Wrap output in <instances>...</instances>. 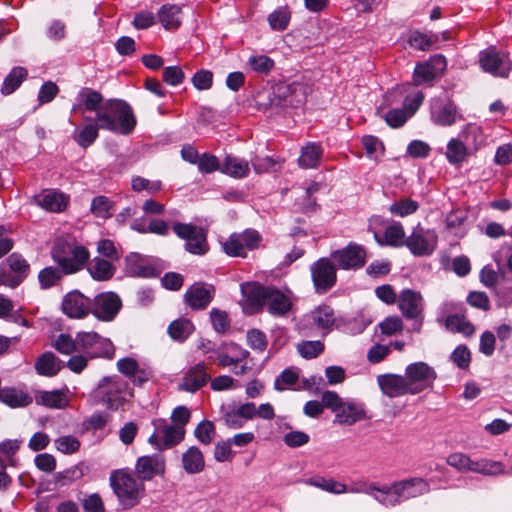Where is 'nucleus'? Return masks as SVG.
<instances>
[{
  "label": "nucleus",
  "instance_id": "nucleus-53",
  "mask_svg": "<svg viewBox=\"0 0 512 512\" xmlns=\"http://www.w3.org/2000/svg\"><path fill=\"white\" fill-rule=\"evenodd\" d=\"M283 161L272 156H255L251 159L252 167L257 174L276 172L282 167Z\"/></svg>",
  "mask_w": 512,
  "mask_h": 512
},
{
  "label": "nucleus",
  "instance_id": "nucleus-54",
  "mask_svg": "<svg viewBox=\"0 0 512 512\" xmlns=\"http://www.w3.org/2000/svg\"><path fill=\"white\" fill-rule=\"evenodd\" d=\"M419 209V203L410 198L395 201L389 206V212L398 217H406L414 214Z\"/></svg>",
  "mask_w": 512,
  "mask_h": 512
},
{
  "label": "nucleus",
  "instance_id": "nucleus-26",
  "mask_svg": "<svg viewBox=\"0 0 512 512\" xmlns=\"http://www.w3.org/2000/svg\"><path fill=\"white\" fill-rule=\"evenodd\" d=\"M62 311L70 318H84L91 313V299L78 291H72L63 298Z\"/></svg>",
  "mask_w": 512,
  "mask_h": 512
},
{
  "label": "nucleus",
  "instance_id": "nucleus-61",
  "mask_svg": "<svg viewBox=\"0 0 512 512\" xmlns=\"http://www.w3.org/2000/svg\"><path fill=\"white\" fill-rule=\"evenodd\" d=\"M54 443L56 449L63 454L76 453L81 445L80 441L72 435L60 436L55 439Z\"/></svg>",
  "mask_w": 512,
  "mask_h": 512
},
{
  "label": "nucleus",
  "instance_id": "nucleus-12",
  "mask_svg": "<svg viewBox=\"0 0 512 512\" xmlns=\"http://www.w3.org/2000/svg\"><path fill=\"white\" fill-rule=\"evenodd\" d=\"M404 376L410 388V394L415 395L431 388L437 378V373L433 367L419 361L409 364L405 368Z\"/></svg>",
  "mask_w": 512,
  "mask_h": 512
},
{
  "label": "nucleus",
  "instance_id": "nucleus-42",
  "mask_svg": "<svg viewBox=\"0 0 512 512\" xmlns=\"http://www.w3.org/2000/svg\"><path fill=\"white\" fill-rule=\"evenodd\" d=\"M446 329L453 333H461L464 336H471L475 332L474 325L467 320L464 314L448 315L443 321Z\"/></svg>",
  "mask_w": 512,
  "mask_h": 512
},
{
  "label": "nucleus",
  "instance_id": "nucleus-8",
  "mask_svg": "<svg viewBox=\"0 0 512 512\" xmlns=\"http://www.w3.org/2000/svg\"><path fill=\"white\" fill-rule=\"evenodd\" d=\"M262 240L258 231L246 229L240 233H232L225 241L221 242L223 251L230 257L247 256V251L258 248Z\"/></svg>",
  "mask_w": 512,
  "mask_h": 512
},
{
  "label": "nucleus",
  "instance_id": "nucleus-41",
  "mask_svg": "<svg viewBox=\"0 0 512 512\" xmlns=\"http://www.w3.org/2000/svg\"><path fill=\"white\" fill-rule=\"evenodd\" d=\"M459 138L470 148L472 153L476 152L485 142L482 127L476 123L467 124Z\"/></svg>",
  "mask_w": 512,
  "mask_h": 512
},
{
  "label": "nucleus",
  "instance_id": "nucleus-51",
  "mask_svg": "<svg viewBox=\"0 0 512 512\" xmlns=\"http://www.w3.org/2000/svg\"><path fill=\"white\" fill-rule=\"evenodd\" d=\"M194 331V325L190 320L177 319L168 326V334L173 340L183 342Z\"/></svg>",
  "mask_w": 512,
  "mask_h": 512
},
{
  "label": "nucleus",
  "instance_id": "nucleus-1",
  "mask_svg": "<svg viewBox=\"0 0 512 512\" xmlns=\"http://www.w3.org/2000/svg\"><path fill=\"white\" fill-rule=\"evenodd\" d=\"M85 120H93L101 129L121 135L131 134L137 123L132 107L123 100L107 101L94 118L86 117Z\"/></svg>",
  "mask_w": 512,
  "mask_h": 512
},
{
  "label": "nucleus",
  "instance_id": "nucleus-3",
  "mask_svg": "<svg viewBox=\"0 0 512 512\" xmlns=\"http://www.w3.org/2000/svg\"><path fill=\"white\" fill-rule=\"evenodd\" d=\"M52 259L63 270L64 274L76 273L84 268L89 260V251L75 241L59 240L51 251Z\"/></svg>",
  "mask_w": 512,
  "mask_h": 512
},
{
  "label": "nucleus",
  "instance_id": "nucleus-59",
  "mask_svg": "<svg viewBox=\"0 0 512 512\" xmlns=\"http://www.w3.org/2000/svg\"><path fill=\"white\" fill-rule=\"evenodd\" d=\"M210 320L213 329L220 334L225 333L230 328V319L224 310L212 308L210 311Z\"/></svg>",
  "mask_w": 512,
  "mask_h": 512
},
{
  "label": "nucleus",
  "instance_id": "nucleus-55",
  "mask_svg": "<svg viewBox=\"0 0 512 512\" xmlns=\"http://www.w3.org/2000/svg\"><path fill=\"white\" fill-rule=\"evenodd\" d=\"M113 202L106 196H97L91 202V212L98 218L107 219L112 215Z\"/></svg>",
  "mask_w": 512,
  "mask_h": 512
},
{
  "label": "nucleus",
  "instance_id": "nucleus-23",
  "mask_svg": "<svg viewBox=\"0 0 512 512\" xmlns=\"http://www.w3.org/2000/svg\"><path fill=\"white\" fill-rule=\"evenodd\" d=\"M265 308L274 317L287 316L293 308L292 293L270 286Z\"/></svg>",
  "mask_w": 512,
  "mask_h": 512
},
{
  "label": "nucleus",
  "instance_id": "nucleus-14",
  "mask_svg": "<svg viewBox=\"0 0 512 512\" xmlns=\"http://www.w3.org/2000/svg\"><path fill=\"white\" fill-rule=\"evenodd\" d=\"M310 273L317 294L327 293L337 282V268L329 258L322 257L312 263Z\"/></svg>",
  "mask_w": 512,
  "mask_h": 512
},
{
  "label": "nucleus",
  "instance_id": "nucleus-13",
  "mask_svg": "<svg viewBox=\"0 0 512 512\" xmlns=\"http://www.w3.org/2000/svg\"><path fill=\"white\" fill-rule=\"evenodd\" d=\"M174 233L185 240V249L194 255H204L208 251L206 233L203 228L191 223H174Z\"/></svg>",
  "mask_w": 512,
  "mask_h": 512
},
{
  "label": "nucleus",
  "instance_id": "nucleus-49",
  "mask_svg": "<svg viewBox=\"0 0 512 512\" xmlns=\"http://www.w3.org/2000/svg\"><path fill=\"white\" fill-rule=\"evenodd\" d=\"M385 243L392 247H402L406 244V234L403 225L398 221H393L385 228Z\"/></svg>",
  "mask_w": 512,
  "mask_h": 512
},
{
  "label": "nucleus",
  "instance_id": "nucleus-6",
  "mask_svg": "<svg viewBox=\"0 0 512 512\" xmlns=\"http://www.w3.org/2000/svg\"><path fill=\"white\" fill-rule=\"evenodd\" d=\"M77 343L79 351L87 357L113 359L115 346L109 338L103 337L96 332H78Z\"/></svg>",
  "mask_w": 512,
  "mask_h": 512
},
{
  "label": "nucleus",
  "instance_id": "nucleus-2",
  "mask_svg": "<svg viewBox=\"0 0 512 512\" xmlns=\"http://www.w3.org/2000/svg\"><path fill=\"white\" fill-rule=\"evenodd\" d=\"M110 486L124 510L138 505L145 494V485L127 469L111 473Z\"/></svg>",
  "mask_w": 512,
  "mask_h": 512
},
{
  "label": "nucleus",
  "instance_id": "nucleus-47",
  "mask_svg": "<svg viewBox=\"0 0 512 512\" xmlns=\"http://www.w3.org/2000/svg\"><path fill=\"white\" fill-rule=\"evenodd\" d=\"M28 72L24 67L16 66L4 78L1 93L5 96L15 92L22 82L27 78Z\"/></svg>",
  "mask_w": 512,
  "mask_h": 512
},
{
  "label": "nucleus",
  "instance_id": "nucleus-33",
  "mask_svg": "<svg viewBox=\"0 0 512 512\" xmlns=\"http://www.w3.org/2000/svg\"><path fill=\"white\" fill-rule=\"evenodd\" d=\"M117 369L124 376L130 378L135 385H141L148 381L150 372L141 368L134 358L125 357L117 361Z\"/></svg>",
  "mask_w": 512,
  "mask_h": 512
},
{
  "label": "nucleus",
  "instance_id": "nucleus-40",
  "mask_svg": "<svg viewBox=\"0 0 512 512\" xmlns=\"http://www.w3.org/2000/svg\"><path fill=\"white\" fill-rule=\"evenodd\" d=\"M182 466L188 474H198L205 468L203 453L197 446L189 447L182 454Z\"/></svg>",
  "mask_w": 512,
  "mask_h": 512
},
{
  "label": "nucleus",
  "instance_id": "nucleus-35",
  "mask_svg": "<svg viewBox=\"0 0 512 512\" xmlns=\"http://www.w3.org/2000/svg\"><path fill=\"white\" fill-rule=\"evenodd\" d=\"M33 203L50 212H61L67 206V199L62 193L48 190L35 195Z\"/></svg>",
  "mask_w": 512,
  "mask_h": 512
},
{
  "label": "nucleus",
  "instance_id": "nucleus-58",
  "mask_svg": "<svg viewBox=\"0 0 512 512\" xmlns=\"http://www.w3.org/2000/svg\"><path fill=\"white\" fill-rule=\"evenodd\" d=\"M79 96L82 98L87 111H94L97 114V111L102 107L100 104L103 98L98 91L85 88L81 90Z\"/></svg>",
  "mask_w": 512,
  "mask_h": 512
},
{
  "label": "nucleus",
  "instance_id": "nucleus-44",
  "mask_svg": "<svg viewBox=\"0 0 512 512\" xmlns=\"http://www.w3.org/2000/svg\"><path fill=\"white\" fill-rule=\"evenodd\" d=\"M35 369L39 375L52 377L60 371L61 365L55 354L45 352L35 362Z\"/></svg>",
  "mask_w": 512,
  "mask_h": 512
},
{
  "label": "nucleus",
  "instance_id": "nucleus-57",
  "mask_svg": "<svg viewBox=\"0 0 512 512\" xmlns=\"http://www.w3.org/2000/svg\"><path fill=\"white\" fill-rule=\"evenodd\" d=\"M132 189L135 192L146 191L148 194H156L162 190V182L160 180H148L141 176L132 178Z\"/></svg>",
  "mask_w": 512,
  "mask_h": 512
},
{
  "label": "nucleus",
  "instance_id": "nucleus-11",
  "mask_svg": "<svg viewBox=\"0 0 512 512\" xmlns=\"http://www.w3.org/2000/svg\"><path fill=\"white\" fill-rule=\"evenodd\" d=\"M438 244V235L435 230L415 226L407 236L405 246L416 257L430 256L434 253Z\"/></svg>",
  "mask_w": 512,
  "mask_h": 512
},
{
  "label": "nucleus",
  "instance_id": "nucleus-7",
  "mask_svg": "<svg viewBox=\"0 0 512 512\" xmlns=\"http://www.w3.org/2000/svg\"><path fill=\"white\" fill-rule=\"evenodd\" d=\"M30 264L20 253H12L0 266V285L19 286L29 275Z\"/></svg>",
  "mask_w": 512,
  "mask_h": 512
},
{
  "label": "nucleus",
  "instance_id": "nucleus-22",
  "mask_svg": "<svg viewBox=\"0 0 512 512\" xmlns=\"http://www.w3.org/2000/svg\"><path fill=\"white\" fill-rule=\"evenodd\" d=\"M423 99L424 95L422 92H417L412 97H406L403 108L392 109L386 113V123L393 128L403 126L405 122L418 110Z\"/></svg>",
  "mask_w": 512,
  "mask_h": 512
},
{
  "label": "nucleus",
  "instance_id": "nucleus-17",
  "mask_svg": "<svg viewBox=\"0 0 512 512\" xmlns=\"http://www.w3.org/2000/svg\"><path fill=\"white\" fill-rule=\"evenodd\" d=\"M398 309L406 319L418 321L416 330L419 331L423 321L424 299L419 291L403 289L397 299Z\"/></svg>",
  "mask_w": 512,
  "mask_h": 512
},
{
  "label": "nucleus",
  "instance_id": "nucleus-52",
  "mask_svg": "<svg viewBox=\"0 0 512 512\" xmlns=\"http://www.w3.org/2000/svg\"><path fill=\"white\" fill-rule=\"evenodd\" d=\"M63 270L55 266H47L38 273L41 289H49L59 284L63 277Z\"/></svg>",
  "mask_w": 512,
  "mask_h": 512
},
{
  "label": "nucleus",
  "instance_id": "nucleus-34",
  "mask_svg": "<svg viewBox=\"0 0 512 512\" xmlns=\"http://www.w3.org/2000/svg\"><path fill=\"white\" fill-rule=\"evenodd\" d=\"M269 287L260 284H253L247 287L242 286L246 306L253 312L262 310L266 305Z\"/></svg>",
  "mask_w": 512,
  "mask_h": 512
},
{
  "label": "nucleus",
  "instance_id": "nucleus-20",
  "mask_svg": "<svg viewBox=\"0 0 512 512\" xmlns=\"http://www.w3.org/2000/svg\"><path fill=\"white\" fill-rule=\"evenodd\" d=\"M446 67V58L441 54L434 55L428 61L416 65L413 82L415 85L431 83L446 70Z\"/></svg>",
  "mask_w": 512,
  "mask_h": 512
},
{
  "label": "nucleus",
  "instance_id": "nucleus-25",
  "mask_svg": "<svg viewBox=\"0 0 512 512\" xmlns=\"http://www.w3.org/2000/svg\"><path fill=\"white\" fill-rule=\"evenodd\" d=\"M125 273L132 277L153 278L159 272L153 266L151 259L139 253L132 252L125 257Z\"/></svg>",
  "mask_w": 512,
  "mask_h": 512
},
{
  "label": "nucleus",
  "instance_id": "nucleus-45",
  "mask_svg": "<svg viewBox=\"0 0 512 512\" xmlns=\"http://www.w3.org/2000/svg\"><path fill=\"white\" fill-rule=\"evenodd\" d=\"M181 9L177 5H163L158 12L160 23L165 29L174 30L181 24Z\"/></svg>",
  "mask_w": 512,
  "mask_h": 512
},
{
  "label": "nucleus",
  "instance_id": "nucleus-5",
  "mask_svg": "<svg viewBox=\"0 0 512 512\" xmlns=\"http://www.w3.org/2000/svg\"><path fill=\"white\" fill-rule=\"evenodd\" d=\"M96 395L108 409L117 410L132 397V391L126 380L114 375L101 379L96 388Z\"/></svg>",
  "mask_w": 512,
  "mask_h": 512
},
{
  "label": "nucleus",
  "instance_id": "nucleus-64",
  "mask_svg": "<svg viewBox=\"0 0 512 512\" xmlns=\"http://www.w3.org/2000/svg\"><path fill=\"white\" fill-rule=\"evenodd\" d=\"M494 261L500 266L506 263L509 271L512 273V242H504L500 249L494 255Z\"/></svg>",
  "mask_w": 512,
  "mask_h": 512
},
{
  "label": "nucleus",
  "instance_id": "nucleus-9",
  "mask_svg": "<svg viewBox=\"0 0 512 512\" xmlns=\"http://www.w3.org/2000/svg\"><path fill=\"white\" fill-rule=\"evenodd\" d=\"M152 424L154 432L148 438V442L158 449L171 448L185 437V428L168 423L165 419H155Z\"/></svg>",
  "mask_w": 512,
  "mask_h": 512
},
{
  "label": "nucleus",
  "instance_id": "nucleus-10",
  "mask_svg": "<svg viewBox=\"0 0 512 512\" xmlns=\"http://www.w3.org/2000/svg\"><path fill=\"white\" fill-rule=\"evenodd\" d=\"M446 463L458 471H471L484 475L503 473V465L500 462L487 459L473 461L468 455L460 452L448 455Z\"/></svg>",
  "mask_w": 512,
  "mask_h": 512
},
{
  "label": "nucleus",
  "instance_id": "nucleus-32",
  "mask_svg": "<svg viewBox=\"0 0 512 512\" xmlns=\"http://www.w3.org/2000/svg\"><path fill=\"white\" fill-rule=\"evenodd\" d=\"M0 402L11 408H23L33 402V397L21 387H3L0 389Z\"/></svg>",
  "mask_w": 512,
  "mask_h": 512
},
{
  "label": "nucleus",
  "instance_id": "nucleus-28",
  "mask_svg": "<svg viewBox=\"0 0 512 512\" xmlns=\"http://www.w3.org/2000/svg\"><path fill=\"white\" fill-rule=\"evenodd\" d=\"M395 493L400 496L401 501H406L424 495L430 491L429 483L418 477L395 482Z\"/></svg>",
  "mask_w": 512,
  "mask_h": 512
},
{
  "label": "nucleus",
  "instance_id": "nucleus-60",
  "mask_svg": "<svg viewBox=\"0 0 512 512\" xmlns=\"http://www.w3.org/2000/svg\"><path fill=\"white\" fill-rule=\"evenodd\" d=\"M251 69L260 74H268L274 68V60L266 55H254L248 59Z\"/></svg>",
  "mask_w": 512,
  "mask_h": 512
},
{
  "label": "nucleus",
  "instance_id": "nucleus-30",
  "mask_svg": "<svg viewBox=\"0 0 512 512\" xmlns=\"http://www.w3.org/2000/svg\"><path fill=\"white\" fill-rule=\"evenodd\" d=\"M457 109L451 102L435 99L431 103V119L440 126H451L456 122Z\"/></svg>",
  "mask_w": 512,
  "mask_h": 512
},
{
  "label": "nucleus",
  "instance_id": "nucleus-24",
  "mask_svg": "<svg viewBox=\"0 0 512 512\" xmlns=\"http://www.w3.org/2000/svg\"><path fill=\"white\" fill-rule=\"evenodd\" d=\"M207 369V365L203 362L190 367L184 373L180 383L178 384V390L195 393L204 387L210 380V375L207 372Z\"/></svg>",
  "mask_w": 512,
  "mask_h": 512
},
{
  "label": "nucleus",
  "instance_id": "nucleus-56",
  "mask_svg": "<svg viewBox=\"0 0 512 512\" xmlns=\"http://www.w3.org/2000/svg\"><path fill=\"white\" fill-rule=\"evenodd\" d=\"M215 435V426L209 420H202L194 430V436L204 445L210 444L214 440Z\"/></svg>",
  "mask_w": 512,
  "mask_h": 512
},
{
  "label": "nucleus",
  "instance_id": "nucleus-43",
  "mask_svg": "<svg viewBox=\"0 0 512 512\" xmlns=\"http://www.w3.org/2000/svg\"><path fill=\"white\" fill-rule=\"evenodd\" d=\"M88 270L93 279L107 281L114 276L116 267L112 264L111 260L95 257L90 263Z\"/></svg>",
  "mask_w": 512,
  "mask_h": 512
},
{
  "label": "nucleus",
  "instance_id": "nucleus-4",
  "mask_svg": "<svg viewBox=\"0 0 512 512\" xmlns=\"http://www.w3.org/2000/svg\"><path fill=\"white\" fill-rule=\"evenodd\" d=\"M335 323L334 310L328 305H320L304 314L297 322V331L305 337L318 334L327 335Z\"/></svg>",
  "mask_w": 512,
  "mask_h": 512
},
{
  "label": "nucleus",
  "instance_id": "nucleus-37",
  "mask_svg": "<svg viewBox=\"0 0 512 512\" xmlns=\"http://www.w3.org/2000/svg\"><path fill=\"white\" fill-rule=\"evenodd\" d=\"M472 154L470 148L460 138H452L446 146L447 161L454 166L462 165Z\"/></svg>",
  "mask_w": 512,
  "mask_h": 512
},
{
  "label": "nucleus",
  "instance_id": "nucleus-63",
  "mask_svg": "<svg viewBox=\"0 0 512 512\" xmlns=\"http://www.w3.org/2000/svg\"><path fill=\"white\" fill-rule=\"evenodd\" d=\"M55 349L62 354H72L73 352L79 351L77 336L73 339L68 334H60L55 341Z\"/></svg>",
  "mask_w": 512,
  "mask_h": 512
},
{
  "label": "nucleus",
  "instance_id": "nucleus-21",
  "mask_svg": "<svg viewBox=\"0 0 512 512\" xmlns=\"http://www.w3.org/2000/svg\"><path fill=\"white\" fill-rule=\"evenodd\" d=\"M136 477L144 483L152 480L156 475H164L165 458L162 454L141 456L137 459L135 465Z\"/></svg>",
  "mask_w": 512,
  "mask_h": 512
},
{
  "label": "nucleus",
  "instance_id": "nucleus-36",
  "mask_svg": "<svg viewBox=\"0 0 512 512\" xmlns=\"http://www.w3.org/2000/svg\"><path fill=\"white\" fill-rule=\"evenodd\" d=\"M365 417V410L362 405L353 401H343L335 413V420L344 425H353Z\"/></svg>",
  "mask_w": 512,
  "mask_h": 512
},
{
  "label": "nucleus",
  "instance_id": "nucleus-38",
  "mask_svg": "<svg viewBox=\"0 0 512 512\" xmlns=\"http://www.w3.org/2000/svg\"><path fill=\"white\" fill-rule=\"evenodd\" d=\"M323 155L320 143L308 142L301 148L298 165L303 169L317 168Z\"/></svg>",
  "mask_w": 512,
  "mask_h": 512
},
{
  "label": "nucleus",
  "instance_id": "nucleus-46",
  "mask_svg": "<svg viewBox=\"0 0 512 512\" xmlns=\"http://www.w3.org/2000/svg\"><path fill=\"white\" fill-rule=\"evenodd\" d=\"M305 484L319 488L331 494H344L347 493V486L344 483L335 481L332 478H325L322 476H315L305 480Z\"/></svg>",
  "mask_w": 512,
  "mask_h": 512
},
{
  "label": "nucleus",
  "instance_id": "nucleus-15",
  "mask_svg": "<svg viewBox=\"0 0 512 512\" xmlns=\"http://www.w3.org/2000/svg\"><path fill=\"white\" fill-rule=\"evenodd\" d=\"M121 308L120 296L112 291L101 292L91 299V314L102 322L113 321Z\"/></svg>",
  "mask_w": 512,
  "mask_h": 512
},
{
  "label": "nucleus",
  "instance_id": "nucleus-48",
  "mask_svg": "<svg viewBox=\"0 0 512 512\" xmlns=\"http://www.w3.org/2000/svg\"><path fill=\"white\" fill-rule=\"evenodd\" d=\"M99 123L95 122L86 124L73 132V139L82 148H88L98 138Z\"/></svg>",
  "mask_w": 512,
  "mask_h": 512
},
{
  "label": "nucleus",
  "instance_id": "nucleus-18",
  "mask_svg": "<svg viewBox=\"0 0 512 512\" xmlns=\"http://www.w3.org/2000/svg\"><path fill=\"white\" fill-rule=\"evenodd\" d=\"M331 258L340 269L357 270L366 263V251L363 246L351 242L346 247L331 252Z\"/></svg>",
  "mask_w": 512,
  "mask_h": 512
},
{
  "label": "nucleus",
  "instance_id": "nucleus-29",
  "mask_svg": "<svg viewBox=\"0 0 512 512\" xmlns=\"http://www.w3.org/2000/svg\"><path fill=\"white\" fill-rule=\"evenodd\" d=\"M377 380L381 391L390 398L410 394V388L408 387L405 376L387 374L378 376Z\"/></svg>",
  "mask_w": 512,
  "mask_h": 512
},
{
  "label": "nucleus",
  "instance_id": "nucleus-50",
  "mask_svg": "<svg viewBox=\"0 0 512 512\" xmlns=\"http://www.w3.org/2000/svg\"><path fill=\"white\" fill-rule=\"evenodd\" d=\"M371 496L380 504L386 507H394L402 503L400 496L395 493L394 483L390 486H384L382 488H379L374 484V489Z\"/></svg>",
  "mask_w": 512,
  "mask_h": 512
},
{
  "label": "nucleus",
  "instance_id": "nucleus-39",
  "mask_svg": "<svg viewBox=\"0 0 512 512\" xmlns=\"http://www.w3.org/2000/svg\"><path fill=\"white\" fill-rule=\"evenodd\" d=\"M220 171L235 179L245 178L250 171L249 162L236 156L227 155L223 160Z\"/></svg>",
  "mask_w": 512,
  "mask_h": 512
},
{
  "label": "nucleus",
  "instance_id": "nucleus-31",
  "mask_svg": "<svg viewBox=\"0 0 512 512\" xmlns=\"http://www.w3.org/2000/svg\"><path fill=\"white\" fill-rule=\"evenodd\" d=\"M68 388L36 392L35 401L38 405L50 409H64L69 405Z\"/></svg>",
  "mask_w": 512,
  "mask_h": 512
},
{
  "label": "nucleus",
  "instance_id": "nucleus-62",
  "mask_svg": "<svg viewBox=\"0 0 512 512\" xmlns=\"http://www.w3.org/2000/svg\"><path fill=\"white\" fill-rule=\"evenodd\" d=\"M84 475L83 468L80 465L72 466L64 471L58 472L55 476L56 482L61 485H69L72 482L82 478Z\"/></svg>",
  "mask_w": 512,
  "mask_h": 512
},
{
  "label": "nucleus",
  "instance_id": "nucleus-27",
  "mask_svg": "<svg viewBox=\"0 0 512 512\" xmlns=\"http://www.w3.org/2000/svg\"><path fill=\"white\" fill-rule=\"evenodd\" d=\"M212 285L194 284L185 293V301L193 310L205 309L214 297Z\"/></svg>",
  "mask_w": 512,
  "mask_h": 512
},
{
  "label": "nucleus",
  "instance_id": "nucleus-19",
  "mask_svg": "<svg viewBox=\"0 0 512 512\" xmlns=\"http://www.w3.org/2000/svg\"><path fill=\"white\" fill-rule=\"evenodd\" d=\"M254 403L245 402L239 405H222L220 409L221 420L231 429H241L245 423L253 419Z\"/></svg>",
  "mask_w": 512,
  "mask_h": 512
},
{
  "label": "nucleus",
  "instance_id": "nucleus-16",
  "mask_svg": "<svg viewBox=\"0 0 512 512\" xmlns=\"http://www.w3.org/2000/svg\"><path fill=\"white\" fill-rule=\"evenodd\" d=\"M479 65L484 72L499 78H508L512 70L508 54L500 53L494 47L480 51Z\"/></svg>",
  "mask_w": 512,
  "mask_h": 512
}]
</instances>
